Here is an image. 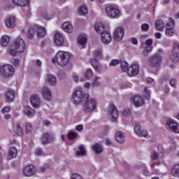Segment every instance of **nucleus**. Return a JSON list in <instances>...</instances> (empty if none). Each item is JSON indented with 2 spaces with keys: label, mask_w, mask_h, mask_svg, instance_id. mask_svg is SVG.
<instances>
[{
  "label": "nucleus",
  "mask_w": 179,
  "mask_h": 179,
  "mask_svg": "<svg viewBox=\"0 0 179 179\" xmlns=\"http://www.w3.org/2000/svg\"><path fill=\"white\" fill-rule=\"evenodd\" d=\"M72 54L69 52L59 50L52 59L53 64H57L59 66H68L71 64Z\"/></svg>",
  "instance_id": "f257e3e1"
},
{
  "label": "nucleus",
  "mask_w": 179,
  "mask_h": 179,
  "mask_svg": "<svg viewBox=\"0 0 179 179\" xmlns=\"http://www.w3.org/2000/svg\"><path fill=\"white\" fill-rule=\"evenodd\" d=\"M97 108V102L93 99H90L89 94H85L83 102V110L84 113L92 114Z\"/></svg>",
  "instance_id": "f03ea898"
},
{
  "label": "nucleus",
  "mask_w": 179,
  "mask_h": 179,
  "mask_svg": "<svg viewBox=\"0 0 179 179\" xmlns=\"http://www.w3.org/2000/svg\"><path fill=\"white\" fill-rule=\"evenodd\" d=\"M15 73V68L11 65H3L0 66V76L3 78H10Z\"/></svg>",
  "instance_id": "7ed1b4c3"
},
{
  "label": "nucleus",
  "mask_w": 179,
  "mask_h": 179,
  "mask_svg": "<svg viewBox=\"0 0 179 179\" xmlns=\"http://www.w3.org/2000/svg\"><path fill=\"white\" fill-rule=\"evenodd\" d=\"M86 94H83V92L80 90H76L73 92L72 96H71V101L75 104L76 106H78V104H80V103H83V100L86 97Z\"/></svg>",
  "instance_id": "20e7f679"
},
{
  "label": "nucleus",
  "mask_w": 179,
  "mask_h": 179,
  "mask_svg": "<svg viewBox=\"0 0 179 179\" xmlns=\"http://www.w3.org/2000/svg\"><path fill=\"white\" fill-rule=\"evenodd\" d=\"M106 13L110 19H117L121 16L120 10L113 6H108L106 8Z\"/></svg>",
  "instance_id": "39448f33"
},
{
  "label": "nucleus",
  "mask_w": 179,
  "mask_h": 179,
  "mask_svg": "<svg viewBox=\"0 0 179 179\" xmlns=\"http://www.w3.org/2000/svg\"><path fill=\"white\" fill-rule=\"evenodd\" d=\"M108 113L110 121H112V122H117V119L118 118V110H117L115 105L110 104L108 108Z\"/></svg>",
  "instance_id": "423d86ee"
},
{
  "label": "nucleus",
  "mask_w": 179,
  "mask_h": 179,
  "mask_svg": "<svg viewBox=\"0 0 179 179\" xmlns=\"http://www.w3.org/2000/svg\"><path fill=\"white\" fill-rule=\"evenodd\" d=\"M166 128L171 131V132L179 134V124L174 120H168L166 123Z\"/></svg>",
  "instance_id": "0eeeda50"
},
{
  "label": "nucleus",
  "mask_w": 179,
  "mask_h": 179,
  "mask_svg": "<svg viewBox=\"0 0 179 179\" xmlns=\"http://www.w3.org/2000/svg\"><path fill=\"white\" fill-rule=\"evenodd\" d=\"M13 47L15 48L17 52H23L26 48V44L22 38H17L14 41Z\"/></svg>",
  "instance_id": "6e6552de"
},
{
  "label": "nucleus",
  "mask_w": 179,
  "mask_h": 179,
  "mask_svg": "<svg viewBox=\"0 0 179 179\" xmlns=\"http://www.w3.org/2000/svg\"><path fill=\"white\" fill-rule=\"evenodd\" d=\"M22 173L24 177H33L36 173V167L32 164L27 165L23 168Z\"/></svg>",
  "instance_id": "1a4fd4ad"
},
{
  "label": "nucleus",
  "mask_w": 179,
  "mask_h": 179,
  "mask_svg": "<svg viewBox=\"0 0 179 179\" xmlns=\"http://www.w3.org/2000/svg\"><path fill=\"white\" fill-rule=\"evenodd\" d=\"M16 17L15 15H10L4 20V24L8 29H15L16 27Z\"/></svg>",
  "instance_id": "9d476101"
},
{
  "label": "nucleus",
  "mask_w": 179,
  "mask_h": 179,
  "mask_svg": "<svg viewBox=\"0 0 179 179\" xmlns=\"http://www.w3.org/2000/svg\"><path fill=\"white\" fill-rule=\"evenodd\" d=\"M124 28L117 27L113 31V38L115 41H121L124 38Z\"/></svg>",
  "instance_id": "9b49d317"
},
{
  "label": "nucleus",
  "mask_w": 179,
  "mask_h": 179,
  "mask_svg": "<svg viewBox=\"0 0 179 179\" xmlns=\"http://www.w3.org/2000/svg\"><path fill=\"white\" fill-rule=\"evenodd\" d=\"M134 131L137 136H143L144 138H145V136H148V131L142 129V128L141 127V124L139 123L135 124L134 127Z\"/></svg>",
  "instance_id": "f8f14e48"
},
{
  "label": "nucleus",
  "mask_w": 179,
  "mask_h": 179,
  "mask_svg": "<svg viewBox=\"0 0 179 179\" xmlns=\"http://www.w3.org/2000/svg\"><path fill=\"white\" fill-rule=\"evenodd\" d=\"M174 20L172 18L166 23V34L168 37H172L174 34Z\"/></svg>",
  "instance_id": "ddd939ff"
},
{
  "label": "nucleus",
  "mask_w": 179,
  "mask_h": 179,
  "mask_svg": "<svg viewBox=\"0 0 179 179\" xmlns=\"http://www.w3.org/2000/svg\"><path fill=\"white\" fill-rule=\"evenodd\" d=\"M139 73V65L138 64H132L127 70L129 76H136Z\"/></svg>",
  "instance_id": "4468645a"
},
{
  "label": "nucleus",
  "mask_w": 179,
  "mask_h": 179,
  "mask_svg": "<svg viewBox=\"0 0 179 179\" xmlns=\"http://www.w3.org/2000/svg\"><path fill=\"white\" fill-rule=\"evenodd\" d=\"M30 103L32 107L34 108H38L41 104V101L40 100V96L37 94H34L30 97Z\"/></svg>",
  "instance_id": "2eb2a0df"
},
{
  "label": "nucleus",
  "mask_w": 179,
  "mask_h": 179,
  "mask_svg": "<svg viewBox=\"0 0 179 179\" xmlns=\"http://www.w3.org/2000/svg\"><path fill=\"white\" fill-rule=\"evenodd\" d=\"M131 101H132L133 104L135 106V107H142L143 104H145V101L142 97L139 96H134Z\"/></svg>",
  "instance_id": "dca6fc26"
},
{
  "label": "nucleus",
  "mask_w": 179,
  "mask_h": 179,
  "mask_svg": "<svg viewBox=\"0 0 179 179\" xmlns=\"http://www.w3.org/2000/svg\"><path fill=\"white\" fill-rule=\"evenodd\" d=\"M101 40L103 44H110L113 41L111 34L108 31H105L101 35Z\"/></svg>",
  "instance_id": "f3484780"
},
{
  "label": "nucleus",
  "mask_w": 179,
  "mask_h": 179,
  "mask_svg": "<svg viewBox=\"0 0 179 179\" xmlns=\"http://www.w3.org/2000/svg\"><path fill=\"white\" fill-rule=\"evenodd\" d=\"M77 43L80 45V48H85L87 43V36L85 34H80L78 36Z\"/></svg>",
  "instance_id": "a211bd4d"
},
{
  "label": "nucleus",
  "mask_w": 179,
  "mask_h": 179,
  "mask_svg": "<svg viewBox=\"0 0 179 179\" xmlns=\"http://www.w3.org/2000/svg\"><path fill=\"white\" fill-rule=\"evenodd\" d=\"M162 57L159 55H154L151 59H150V62L152 66H158L160 64H162Z\"/></svg>",
  "instance_id": "6ab92c4d"
},
{
  "label": "nucleus",
  "mask_w": 179,
  "mask_h": 179,
  "mask_svg": "<svg viewBox=\"0 0 179 179\" xmlns=\"http://www.w3.org/2000/svg\"><path fill=\"white\" fill-rule=\"evenodd\" d=\"M41 93L45 100L48 101L51 100V91L48 87H42L41 90Z\"/></svg>",
  "instance_id": "aec40b11"
},
{
  "label": "nucleus",
  "mask_w": 179,
  "mask_h": 179,
  "mask_svg": "<svg viewBox=\"0 0 179 179\" xmlns=\"http://www.w3.org/2000/svg\"><path fill=\"white\" fill-rule=\"evenodd\" d=\"M54 41L58 47H61L64 44V37L59 32H57L54 36Z\"/></svg>",
  "instance_id": "412c9836"
},
{
  "label": "nucleus",
  "mask_w": 179,
  "mask_h": 179,
  "mask_svg": "<svg viewBox=\"0 0 179 179\" xmlns=\"http://www.w3.org/2000/svg\"><path fill=\"white\" fill-rule=\"evenodd\" d=\"M15 96H16L15 91L13 90H8L5 94L7 103H12L15 100Z\"/></svg>",
  "instance_id": "4be33fe9"
},
{
  "label": "nucleus",
  "mask_w": 179,
  "mask_h": 179,
  "mask_svg": "<svg viewBox=\"0 0 179 179\" xmlns=\"http://www.w3.org/2000/svg\"><path fill=\"white\" fill-rule=\"evenodd\" d=\"M53 139H54V137L52 136V135L48 133H45L42 136L41 142L43 145H47V143H50V142H52Z\"/></svg>",
  "instance_id": "5701e85b"
},
{
  "label": "nucleus",
  "mask_w": 179,
  "mask_h": 179,
  "mask_svg": "<svg viewBox=\"0 0 179 179\" xmlns=\"http://www.w3.org/2000/svg\"><path fill=\"white\" fill-rule=\"evenodd\" d=\"M115 138L118 143H124L125 142V133L123 131H117L115 134Z\"/></svg>",
  "instance_id": "b1692460"
},
{
  "label": "nucleus",
  "mask_w": 179,
  "mask_h": 179,
  "mask_svg": "<svg viewBox=\"0 0 179 179\" xmlns=\"http://www.w3.org/2000/svg\"><path fill=\"white\" fill-rule=\"evenodd\" d=\"M62 29L66 33H72L73 31V25L69 22H65L62 24Z\"/></svg>",
  "instance_id": "393cba45"
},
{
  "label": "nucleus",
  "mask_w": 179,
  "mask_h": 179,
  "mask_svg": "<svg viewBox=\"0 0 179 179\" xmlns=\"http://www.w3.org/2000/svg\"><path fill=\"white\" fill-rule=\"evenodd\" d=\"M45 82L49 83L51 86H55V84L57 83V78L52 74H48L46 75Z\"/></svg>",
  "instance_id": "a878e982"
},
{
  "label": "nucleus",
  "mask_w": 179,
  "mask_h": 179,
  "mask_svg": "<svg viewBox=\"0 0 179 179\" xmlns=\"http://www.w3.org/2000/svg\"><path fill=\"white\" fill-rule=\"evenodd\" d=\"M90 62H91V64L93 66V68L97 72H99L100 71V69H101V64H100V62H99V60H97V59L94 57V58L91 59Z\"/></svg>",
  "instance_id": "bb28decb"
},
{
  "label": "nucleus",
  "mask_w": 179,
  "mask_h": 179,
  "mask_svg": "<svg viewBox=\"0 0 179 179\" xmlns=\"http://www.w3.org/2000/svg\"><path fill=\"white\" fill-rule=\"evenodd\" d=\"M10 43V37L8 35H4L1 38L0 44L2 47H8Z\"/></svg>",
  "instance_id": "cd10ccee"
},
{
  "label": "nucleus",
  "mask_w": 179,
  "mask_h": 179,
  "mask_svg": "<svg viewBox=\"0 0 179 179\" xmlns=\"http://www.w3.org/2000/svg\"><path fill=\"white\" fill-rule=\"evenodd\" d=\"M94 29L96 33H99L101 35L106 32V31H104V24L101 22H97L94 26Z\"/></svg>",
  "instance_id": "c85d7f7f"
},
{
  "label": "nucleus",
  "mask_w": 179,
  "mask_h": 179,
  "mask_svg": "<svg viewBox=\"0 0 179 179\" xmlns=\"http://www.w3.org/2000/svg\"><path fill=\"white\" fill-rule=\"evenodd\" d=\"M78 12L80 16H86L88 13L87 6L85 5L80 6L78 9Z\"/></svg>",
  "instance_id": "c756f323"
},
{
  "label": "nucleus",
  "mask_w": 179,
  "mask_h": 179,
  "mask_svg": "<svg viewBox=\"0 0 179 179\" xmlns=\"http://www.w3.org/2000/svg\"><path fill=\"white\" fill-rule=\"evenodd\" d=\"M23 113L24 115H27V117H33L34 115V110L29 106L24 107Z\"/></svg>",
  "instance_id": "7c9ffc66"
},
{
  "label": "nucleus",
  "mask_w": 179,
  "mask_h": 179,
  "mask_svg": "<svg viewBox=\"0 0 179 179\" xmlns=\"http://www.w3.org/2000/svg\"><path fill=\"white\" fill-rule=\"evenodd\" d=\"M94 57L96 59H101L103 58V48H99L94 51Z\"/></svg>",
  "instance_id": "2f4dec72"
},
{
  "label": "nucleus",
  "mask_w": 179,
  "mask_h": 179,
  "mask_svg": "<svg viewBox=\"0 0 179 179\" xmlns=\"http://www.w3.org/2000/svg\"><path fill=\"white\" fill-rule=\"evenodd\" d=\"M155 28L158 31H162L164 29V22L162 20H157L155 22Z\"/></svg>",
  "instance_id": "473e14b6"
},
{
  "label": "nucleus",
  "mask_w": 179,
  "mask_h": 179,
  "mask_svg": "<svg viewBox=\"0 0 179 179\" xmlns=\"http://www.w3.org/2000/svg\"><path fill=\"white\" fill-rule=\"evenodd\" d=\"M76 156H86V148L85 145H80L78 147V150L76 152Z\"/></svg>",
  "instance_id": "72a5a7b5"
},
{
  "label": "nucleus",
  "mask_w": 179,
  "mask_h": 179,
  "mask_svg": "<svg viewBox=\"0 0 179 179\" xmlns=\"http://www.w3.org/2000/svg\"><path fill=\"white\" fill-rule=\"evenodd\" d=\"M13 3L17 6H24L27 5L30 0H12Z\"/></svg>",
  "instance_id": "f704fd0d"
},
{
  "label": "nucleus",
  "mask_w": 179,
  "mask_h": 179,
  "mask_svg": "<svg viewBox=\"0 0 179 179\" xmlns=\"http://www.w3.org/2000/svg\"><path fill=\"white\" fill-rule=\"evenodd\" d=\"M83 76H84V78H85V79L90 80H92V78H93L94 76L93 71L91 69H87L83 73Z\"/></svg>",
  "instance_id": "c9c22d12"
},
{
  "label": "nucleus",
  "mask_w": 179,
  "mask_h": 179,
  "mask_svg": "<svg viewBox=\"0 0 179 179\" xmlns=\"http://www.w3.org/2000/svg\"><path fill=\"white\" fill-rule=\"evenodd\" d=\"M10 157H16L17 156V149L15 147H10L8 150Z\"/></svg>",
  "instance_id": "e433bc0d"
},
{
  "label": "nucleus",
  "mask_w": 179,
  "mask_h": 179,
  "mask_svg": "<svg viewBox=\"0 0 179 179\" xmlns=\"http://www.w3.org/2000/svg\"><path fill=\"white\" fill-rule=\"evenodd\" d=\"M92 148V150H94L96 154L101 153L103 152V148L99 143L94 144Z\"/></svg>",
  "instance_id": "4c0bfd02"
},
{
  "label": "nucleus",
  "mask_w": 179,
  "mask_h": 179,
  "mask_svg": "<svg viewBox=\"0 0 179 179\" xmlns=\"http://www.w3.org/2000/svg\"><path fill=\"white\" fill-rule=\"evenodd\" d=\"M171 173L173 177H178L179 176V164H176L171 169Z\"/></svg>",
  "instance_id": "58836bf2"
},
{
  "label": "nucleus",
  "mask_w": 179,
  "mask_h": 179,
  "mask_svg": "<svg viewBox=\"0 0 179 179\" xmlns=\"http://www.w3.org/2000/svg\"><path fill=\"white\" fill-rule=\"evenodd\" d=\"M45 28H44L43 27H40L38 29V37H40L41 38H43V37H44L45 36Z\"/></svg>",
  "instance_id": "ea45409f"
},
{
  "label": "nucleus",
  "mask_w": 179,
  "mask_h": 179,
  "mask_svg": "<svg viewBox=\"0 0 179 179\" xmlns=\"http://www.w3.org/2000/svg\"><path fill=\"white\" fill-rule=\"evenodd\" d=\"M25 132L28 134H30L33 132V125L31 123H25Z\"/></svg>",
  "instance_id": "a19ab883"
},
{
  "label": "nucleus",
  "mask_w": 179,
  "mask_h": 179,
  "mask_svg": "<svg viewBox=\"0 0 179 179\" xmlns=\"http://www.w3.org/2000/svg\"><path fill=\"white\" fill-rule=\"evenodd\" d=\"M92 83L94 86H96V87L101 86V78L94 77Z\"/></svg>",
  "instance_id": "79ce46f5"
},
{
  "label": "nucleus",
  "mask_w": 179,
  "mask_h": 179,
  "mask_svg": "<svg viewBox=\"0 0 179 179\" xmlns=\"http://www.w3.org/2000/svg\"><path fill=\"white\" fill-rule=\"evenodd\" d=\"M78 135L76 131H69L67 134V138L69 141H73L75 138H77Z\"/></svg>",
  "instance_id": "37998d69"
},
{
  "label": "nucleus",
  "mask_w": 179,
  "mask_h": 179,
  "mask_svg": "<svg viewBox=\"0 0 179 179\" xmlns=\"http://www.w3.org/2000/svg\"><path fill=\"white\" fill-rule=\"evenodd\" d=\"M120 68L122 71V72H128V63L126 62H120Z\"/></svg>",
  "instance_id": "c03bdc74"
},
{
  "label": "nucleus",
  "mask_w": 179,
  "mask_h": 179,
  "mask_svg": "<svg viewBox=\"0 0 179 179\" xmlns=\"http://www.w3.org/2000/svg\"><path fill=\"white\" fill-rule=\"evenodd\" d=\"M35 33H36V29H34V28H30L28 30V33H27L28 38L29 40H33V37L34 36Z\"/></svg>",
  "instance_id": "a18cd8bd"
},
{
  "label": "nucleus",
  "mask_w": 179,
  "mask_h": 179,
  "mask_svg": "<svg viewBox=\"0 0 179 179\" xmlns=\"http://www.w3.org/2000/svg\"><path fill=\"white\" fill-rule=\"evenodd\" d=\"M15 134L16 135H18V136H22L23 131L22 130V127H20V124H17L16 129H15Z\"/></svg>",
  "instance_id": "49530a36"
},
{
  "label": "nucleus",
  "mask_w": 179,
  "mask_h": 179,
  "mask_svg": "<svg viewBox=\"0 0 179 179\" xmlns=\"http://www.w3.org/2000/svg\"><path fill=\"white\" fill-rule=\"evenodd\" d=\"M143 96L145 99H150V90L148 87L144 88Z\"/></svg>",
  "instance_id": "de8ad7c7"
},
{
  "label": "nucleus",
  "mask_w": 179,
  "mask_h": 179,
  "mask_svg": "<svg viewBox=\"0 0 179 179\" xmlns=\"http://www.w3.org/2000/svg\"><path fill=\"white\" fill-rule=\"evenodd\" d=\"M152 50V46H147L143 51V55H149V52H150Z\"/></svg>",
  "instance_id": "09e8293b"
},
{
  "label": "nucleus",
  "mask_w": 179,
  "mask_h": 179,
  "mask_svg": "<svg viewBox=\"0 0 179 179\" xmlns=\"http://www.w3.org/2000/svg\"><path fill=\"white\" fill-rule=\"evenodd\" d=\"M120 61L118 59H113L110 63V66H117V65H119L120 64Z\"/></svg>",
  "instance_id": "8fccbe9b"
},
{
  "label": "nucleus",
  "mask_w": 179,
  "mask_h": 179,
  "mask_svg": "<svg viewBox=\"0 0 179 179\" xmlns=\"http://www.w3.org/2000/svg\"><path fill=\"white\" fill-rule=\"evenodd\" d=\"M35 155H36V156H46V155L43 152V150L41 148L36 149Z\"/></svg>",
  "instance_id": "3c124183"
},
{
  "label": "nucleus",
  "mask_w": 179,
  "mask_h": 179,
  "mask_svg": "<svg viewBox=\"0 0 179 179\" xmlns=\"http://www.w3.org/2000/svg\"><path fill=\"white\" fill-rule=\"evenodd\" d=\"M71 179H83V177H82V176L78 173H73L71 175Z\"/></svg>",
  "instance_id": "603ef678"
},
{
  "label": "nucleus",
  "mask_w": 179,
  "mask_h": 179,
  "mask_svg": "<svg viewBox=\"0 0 179 179\" xmlns=\"http://www.w3.org/2000/svg\"><path fill=\"white\" fill-rule=\"evenodd\" d=\"M123 115H124V117H129V115H131V110L128 108L124 109Z\"/></svg>",
  "instance_id": "864d4df0"
},
{
  "label": "nucleus",
  "mask_w": 179,
  "mask_h": 179,
  "mask_svg": "<svg viewBox=\"0 0 179 179\" xmlns=\"http://www.w3.org/2000/svg\"><path fill=\"white\" fill-rule=\"evenodd\" d=\"M9 111H10V107L9 106H4L2 109H1V113L3 114H5V113H9Z\"/></svg>",
  "instance_id": "5fc2aeb1"
},
{
  "label": "nucleus",
  "mask_w": 179,
  "mask_h": 179,
  "mask_svg": "<svg viewBox=\"0 0 179 179\" xmlns=\"http://www.w3.org/2000/svg\"><path fill=\"white\" fill-rule=\"evenodd\" d=\"M141 30H143L144 31H148V30H149V25L148 24H143L141 25Z\"/></svg>",
  "instance_id": "6e6d98bb"
},
{
  "label": "nucleus",
  "mask_w": 179,
  "mask_h": 179,
  "mask_svg": "<svg viewBox=\"0 0 179 179\" xmlns=\"http://www.w3.org/2000/svg\"><path fill=\"white\" fill-rule=\"evenodd\" d=\"M8 52L10 55H16V52H17V50H16V48L15 49H9Z\"/></svg>",
  "instance_id": "4d7b16f0"
},
{
  "label": "nucleus",
  "mask_w": 179,
  "mask_h": 179,
  "mask_svg": "<svg viewBox=\"0 0 179 179\" xmlns=\"http://www.w3.org/2000/svg\"><path fill=\"white\" fill-rule=\"evenodd\" d=\"M48 169V164H45L41 167V173H44Z\"/></svg>",
  "instance_id": "13d9d810"
},
{
  "label": "nucleus",
  "mask_w": 179,
  "mask_h": 179,
  "mask_svg": "<svg viewBox=\"0 0 179 179\" xmlns=\"http://www.w3.org/2000/svg\"><path fill=\"white\" fill-rule=\"evenodd\" d=\"M41 17L46 20H50V15L47 13H43L41 14Z\"/></svg>",
  "instance_id": "bf43d9fd"
},
{
  "label": "nucleus",
  "mask_w": 179,
  "mask_h": 179,
  "mask_svg": "<svg viewBox=\"0 0 179 179\" xmlns=\"http://www.w3.org/2000/svg\"><path fill=\"white\" fill-rule=\"evenodd\" d=\"M158 152H159V153H161L162 155H163V153H164V149L163 148V145H158Z\"/></svg>",
  "instance_id": "052dcab7"
},
{
  "label": "nucleus",
  "mask_w": 179,
  "mask_h": 179,
  "mask_svg": "<svg viewBox=\"0 0 179 179\" xmlns=\"http://www.w3.org/2000/svg\"><path fill=\"white\" fill-rule=\"evenodd\" d=\"M145 44L147 45V47H150L152 44H153V40L152 39H148L145 41Z\"/></svg>",
  "instance_id": "680f3d73"
},
{
  "label": "nucleus",
  "mask_w": 179,
  "mask_h": 179,
  "mask_svg": "<svg viewBox=\"0 0 179 179\" xmlns=\"http://www.w3.org/2000/svg\"><path fill=\"white\" fill-rule=\"evenodd\" d=\"M76 131H78V132H80L81 131H83V125L79 124L76 127Z\"/></svg>",
  "instance_id": "e2e57ef3"
},
{
  "label": "nucleus",
  "mask_w": 179,
  "mask_h": 179,
  "mask_svg": "<svg viewBox=\"0 0 179 179\" xmlns=\"http://www.w3.org/2000/svg\"><path fill=\"white\" fill-rule=\"evenodd\" d=\"M73 80L74 82H78V80H79V76L75 73H73Z\"/></svg>",
  "instance_id": "0e129e2a"
},
{
  "label": "nucleus",
  "mask_w": 179,
  "mask_h": 179,
  "mask_svg": "<svg viewBox=\"0 0 179 179\" xmlns=\"http://www.w3.org/2000/svg\"><path fill=\"white\" fill-rule=\"evenodd\" d=\"M159 156H160V155H159V152H156V151H152V152H151V157H159Z\"/></svg>",
  "instance_id": "69168bd1"
},
{
  "label": "nucleus",
  "mask_w": 179,
  "mask_h": 179,
  "mask_svg": "<svg viewBox=\"0 0 179 179\" xmlns=\"http://www.w3.org/2000/svg\"><path fill=\"white\" fill-rule=\"evenodd\" d=\"M170 85H171V86H176V85H177V80L171 79L170 80Z\"/></svg>",
  "instance_id": "338daca9"
},
{
  "label": "nucleus",
  "mask_w": 179,
  "mask_h": 179,
  "mask_svg": "<svg viewBox=\"0 0 179 179\" xmlns=\"http://www.w3.org/2000/svg\"><path fill=\"white\" fill-rule=\"evenodd\" d=\"M173 50H175V51H178V50H179V43H174Z\"/></svg>",
  "instance_id": "774afa93"
}]
</instances>
